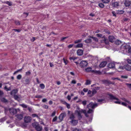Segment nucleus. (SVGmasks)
<instances>
[{"label":"nucleus","instance_id":"1","mask_svg":"<svg viewBox=\"0 0 131 131\" xmlns=\"http://www.w3.org/2000/svg\"><path fill=\"white\" fill-rule=\"evenodd\" d=\"M107 95L109 96L108 98L111 100H116L117 101H115L114 102V103L116 104H121V102L120 101H119V99L117 98L116 97L113 95L108 94Z\"/></svg>","mask_w":131,"mask_h":131},{"label":"nucleus","instance_id":"2","mask_svg":"<svg viewBox=\"0 0 131 131\" xmlns=\"http://www.w3.org/2000/svg\"><path fill=\"white\" fill-rule=\"evenodd\" d=\"M32 125L37 131H41L42 129V127L37 123H32Z\"/></svg>","mask_w":131,"mask_h":131},{"label":"nucleus","instance_id":"3","mask_svg":"<svg viewBox=\"0 0 131 131\" xmlns=\"http://www.w3.org/2000/svg\"><path fill=\"white\" fill-rule=\"evenodd\" d=\"M97 104H93L92 102L90 103L87 106V108H94L95 107H97Z\"/></svg>","mask_w":131,"mask_h":131},{"label":"nucleus","instance_id":"4","mask_svg":"<svg viewBox=\"0 0 131 131\" xmlns=\"http://www.w3.org/2000/svg\"><path fill=\"white\" fill-rule=\"evenodd\" d=\"M80 66L81 68L86 67L88 64V63L86 61H81L80 63Z\"/></svg>","mask_w":131,"mask_h":131},{"label":"nucleus","instance_id":"5","mask_svg":"<svg viewBox=\"0 0 131 131\" xmlns=\"http://www.w3.org/2000/svg\"><path fill=\"white\" fill-rule=\"evenodd\" d=\"M103 83L105 84L110 85L111 84H114V83L112 82L109 80H103L102 81Z\"/></svg>","mask_w":131,"mask_h":131},{"label":"nucleus","instance_id":"6","mask_svg":"<svg viewBox=\"0 0 131 131\" xmlns=\"http://www.w3.org/2000/svg\"><path fill=\"white\" fill-rule=\"evenodd\" d=\"M75 113H77L78 119L80 120L82 118V116L81 115L82 113L80 110H76L75 111Z\"/></svg>","mask_w":131,"mask_h":131},{"label":"nucleus","instance_id":"7","mask_svg":"<svg viewBox=\"0 0 131 131\" xmlns=\"http://www.w3.org/2000/svg\"><path fill=\"white\" fill-rule=\"evenodd\" d=\"M65 116V114L64 113H61L59 117V122H60L62 121Z\"/></svg>","mask_w":131,"mask_h":131},{"label":"nucleus","instance_id":"8","mask_svg":"<svg viewBox=\"0 0 131 131\" xmlns=\"http://www.w3.org/2000/svg\"><path fill=\"white\" fill-rule=\"evenodd\" d=\"M9 111L11 114L14 115L16 114L17 112V111L16 109L13 108H11L9 109Z\"/></svg>","mask_w":131,"mask_h":131},{"label":"nucleus","instance_id":"9","mask_svg":"<svg viewBox=\"0 0 131 131\" xmlns=\"http://www.w3.org/2000/svg\"><path fill=\"white\" fill-rule=\"evenodd\" d=\"M31 120V117L29 116H25L24 118L25 122L26 123L30 122Z\"/></svg>","mask_w":131,"mask_h":131},{"label":"nucleus","instance_id":"10","mask_svg":"<svg viewBox=\"0 0 131 131\" xmlns=\"http://www.w3.org/2000/svg\"><path fill=\"white\" fill-rule=\"evenodd\" d=\"M131 4V1L128 0H126L124 2V5L125 7H129Z\"/></svg>","mask_w":131,"mask_h":131},{"label":"nucleus","instance_id":"11","mask_svg":"<svg viewBox=\"0 0 131 131\" xmlns=\"http://www.w3.org/2000/svg\"><path fill=\"white\" fill-rule=\"evenodd\" d=\"M124 68L126 70L128 71H130L131 70V66L128 64L125 65Z\"/></svg>","mask_w":131,"mask_h":131},{"label":"nucleus","instance_id":"12","mask_svg":"<svg viewBox=\"0 0 131 131\" xmlns=\"http://www.w3.org/2000/svg\"><path fill=\"white\" fill-rule=\"evenodd\" d=\"M119 3L118 1H116L115 2L113 3L112 4V6L114 7H117L119 6Z\"/></svg>","mask_w":131,"mask_h":131},{"label":"nucleus","instance_id":"13","mask_svg":"<svg viewBox=\"0 0 131 131\" xmlns=\"http://www.w3.org/2000/svg\"><path fill=\"white\" fill-rule=\"evenodd\" d=\"M103 40L104 41L106 44H108L109 42L108 39L105 38V36H103L102 37Z\"/></svg>","mask_w":131,"mask_h":131},{"label":"nucleus","instance_id":"14","mask_svg":"<svg viewBox=\"0 0 131 131\" xmlns=\"http://www.w3.org/2000/svg\"><path fill=\"white\" fill-rule=\"evenodd\" d=\"M30 80L29 79H26L23 82L24 84L25 85H29L30 84Z\"/></svg>","mask_w":131,"mask_h":131},{"label":"nucleus","instance_id":"15","mask_svg":"<svg viewBox=\"0 0 131 131\" xmlns=\"http://www.w3.org/2000/svg\"><path fill=\"white\" fill-rule=\"evenodd\" d=\"M77 53L78 56H82L83 54V51L82 50L79 49L77 51Z\"/></svg>","mask_w":131,"mask_h":131},{"label":"nucleus","instance_id":"16","mask_svg":"<svg viewBox=\"0 0 131 131\" xmlns=\"http://www.w3.org/2000/svg\"><path fill=\"white\" fill-rule=\"evenodd\" d=\"M115 64L114 63H109L108 65V67L110 69L113 68H115Z\"/></svg>","mask_w":131,"mask_h":131},{"label":"nucleus","instance_id":"17","mask_svg":"<svg viewBox=\"0 0 131 131\" xmlns=\"http://www.w3.org/2000/svg\"><path fill=\"white\" fill-rule=\"evenodd\" d=\"M107 62L106 61H104L102 62L100 65V67L101 68L104 67L106 65Z\"/></svg>","mask_w":131,"mask_h":131},{"label":"nucleus","instance_id":"18","mask_svg":"<svg viewBox=\"0 0 131 131\" xmlns=\"http://www.w3.org/2000/svg\"><path fill=\"white\" fill-rule=\"evenodd\" d=\"M71 123H72L73 125L75 126L77 124L78 122L77 120H73L71 121Z\"/></svg>","mask_w":131,"mask_h":131},{"label":"nucleus","instance_id":"19","mask_svg":"<svg viewBox=\"0 0 131 131\" xmlns=\"http://www.w3.org/2000/svg\"><path fill=\"white\" fill-rule=\"evenodd\" d=\"M114 37L113 36H109L108 39L110 42H113L114 41Z\"/></svg>","mask_w":131,"mask_h":131},{"label":"nucleus","instance_id":"20","mask_svg":"<svg viewBox=\"0 0 131 131\" xmlns=\"http://www.w3.org/2000/svg\"><path fill=\"white\" fill-rule=\"evenodd\" d=\"M83 45L82 43H79L76 45L74 46V47L75 48H81L82 47Z\"/></svg>","mask_w":131,"mask_h":131},{"label":"nucleus","instance_id":"21","mask_svg":"<svg viewBox=\"0 0 131 131\" xmlns=\"http://www.w3.org/2000/svg\"><path fill=\"white\" fill-rule=\"evenodd\" d=\"M16 116L19 120L23 118L22 115L21 114H17L16 115Z\"/></svg>","mask_w":131,"mask_h":131},{"label":"nucleus","instance_id":"22","mask_svg":"<svg viewBox=\"0 0 131 131\" xmlns=\"http://www.w3.org/2000/svg\"><path fill=\"white\" fill-rule=\"evenodd\" d=\"M80 111L82 113H83L85 115V116L86 117H88L89 116V115H87V113L86 112V111L85 110H80Z\"/></svg>","mask_w":131,"mask_h":131},{"label":"nucleus","instance_id":"23","mask_svg":"<svg viewBox=\"0 0 131 131\" xmlns=\"http://www.w3.org/2000/svg\"><path fill=\"white\" fill-rule=\"evenodd\" d=\"M89 110L88 111L87 113V115H88V114H91V116H93V110L91 109L90 108H89Z\"/></svg>","mask_w":131,"mask_h":131},{"label":"nucleus","instance_id":"24","mask_svg":"<svg viewBox=\"0 0 131 131\" xmlns=\"http://www.w3.org/2000/svg\"><path fill=\"white\" fill-rule=\"evenodd\" d=\"M17 92L16 90H12L10 92V94L12 95H13L16 94Z\"/></svg>","mask_w":131,"mask_h":131},{"label":"nucleus","instance_id":"25","mask_svg":"<svg viewBox=\"0 0 131 131\" xmlns=\"http://www.w3.org/2000/svg\"><path fill=\"white\" fill-rule=\"evenodd\" d=\"M90 38L92 39L94 41L96 42H98V39L97 38L93 36H90Z\"/></svg>","mask_w":131,"mask_h":131},{"label":"nucleus","instance_id":"26","mask_svg":"<svg viewBox=\"0 0 131 131\" xmlns=\"http://www.w3.org/2000/svg\"><path fill=\"white\" fill-rule=\"evenodd\" d=\"M1 101L4 103H6L8 102V100L4 97L2 98L1 99Z\"/></svg>","mask_w":131,"mask_h":131},{"label":"nucleus","instance_id":"27","mask_svg":"<svg viewBox=\"0 0 131 131\" xmlns=\"http://www.w3.org/2000/svg\"><path fill=\"white\" fill-rule=\"evenodd\" d=\"M84 41L86 43H90L91 42V39H88L85 40Z\"/></svg>","mask_w":131,"mask_h":131},{"label":"nucleus","instance_id":"28","mask_svg":"<svg viewBox=\"0 0 131 131\" xmlns=\"http://www.w3.org/2000/svg\"><path fill=\"white\" fill-rule=\"evenodd\" d=\"M20 105L25 108H27V105L24 104H20Z\"/></svg>","mask_w":131,"mask_h":131},{"label":"nucleus","instance_id":"29","mask_svg":"<svg viewBox=\"0 0 131 131\" xmlns=\"http://www.w3.org/2000/svg\"><path fill=\"white\" fill-rule=\"evenodd\" d=\"M97 91L95 89H94L93 90L92 92V95L91 96H93L94 95V94H96L97 93Z\"/></svg>","mask_w":131,"mask_h":131},{"label":"nucleus","instance_id":"30","mask_svg":"<svg viewBox=\"0 0 131 131\" xmlns=\"http://www.w3.org/2000/svg\"><path fill=\"white\" fill-rule=\"evenodd\" d=\"M104 31L107 34H110V31L107 29H104Z\"/></svg>","mask_w":131,"mask_h":131},{"label":"nucleus","instance_id":"31","mask_svg":"<svg viewBox=\"0 0 131 131\" xmlns=\"http://www.w3.org/2000/svg\"><path fill=\"white\" fill-rule=\"evenodd\" d=\"M4 89L7 91H10L11 90V88L10 87L7 88L6 86L4 87Z\"/></svg>","mask_w":131,"mask_h":131},{"label":"nucleus","instance_id":"32","mask_svg":"<svg viewBox=\"0 0 131 131\" xmlns=\"http://www.w3.org/2000/svg\"><path fill=\"white\" fill-rule=\"evenodd\" d=\"M40 87L42 89H43L45 88V85L43 84H40L39 85Z\"/></svg>","mask_w":131,"mask_h":131},{"label":"nucleus","instance_id":"33","mask_svg":"<svg viewBox=\"0 0 131 131\" xmlns=\"http://www.w3.org/2000/svg\"><path fill=\"white\" fill-rule=\"evenodd\" d=\"M91 83V81L90 80H87L85 83V84L86 85H88L90 84Z\"/></svg>","mask_w":131,"mask_h":131},{"label":"nucleus","instance_id":"34","mask_svg":"<svg viewBox=\"0 0 131 131\" xmlns=\"http://www.w3.org/2000/svg\"><path fill=\"white\" fill-rule=\"evenodd\" d=\"M105 100L103 99H100L97 100V102H99L101 104L102 103V102L103 101H104Z\"/></svg>","mask_w":131,"mask_h":131},{"label":"nucleus","instance_id":"35","mask_svg":"<svg viewBox=\"0 0 131 131\" xmlns=\"http://www.w3.org/2000/svg\"><path fill=\"white\" fill-rule=\"evenodd\" d=\"M115 42L116 44L118 45H119L121 43V41L119 40L116 41Z\"/></svg>","mask_w":131,"mask_h":131},{"label":"nucleus","instance_id":"36","mask_svg":"<svg viewBox=\"0 0 131 131\" xmlns=\"http://www.w3.org/2000/svg\"><path fill=\"white\" fill-rule=\"evenodd\" d=\"M82 39H80L79 40H76L74 41V43H79L81 42L82 41Z\"/></svg>","mask_w":131,"mask_h":131},{"label":"nucleus","instance_id":"37","mask_svg":"<svg viewBox=\"0 0 131 131\" xmlns=\"http://www.w3.org/2000/svg\"><path fill=\"white\" fill-rule=\"evenodd\" d=\"M130 47V46L129 45H125L123 46V48L125 49H128Z\"/></svg>","mask_w":131,"mask_h":131},{"label":"nucleus","instance_id":"38","mask_svg":"<svg viewBox=\"0 0 131 131\" xmlns=\"http://www.w3.org/2000/svg\"><path fill=\"white\" fill-rule=\"evenodd\" d=\"M110 0H102V2L105 3H108Z\"/></svg>","mask_w":131,"mask_h":131},{"label":"nucleus","instance_id":"39","mask_svg":"<svg viewBox=\"0 0 131 131\" xmlns=\"http://www.w3.org/2000/svg\"><path fill=\"white\" fill-rule=\"evenodd\" d=\"M126 84L127 86V87L131 90V83H126Z\"/></svg>","mask_w":131,"mask_h":131},{"label":"nucleus","instance_id":"40","mask_svg":"<svg viewBox=\"0 0 131 131\" xmlns=\"http://www.w3.org/2000/svg\"><path fill=\"white\" fill-rule=\"evenodd\" d=\"M98 5L101 8H103L104 6V5L102 3L99 4Z\"/></svg>","mask_w":131,"mask_h":131},{"label":"nucleus","instance_id":"41","mask_svg":"<svg viewBox=\"0 0 131 131\" xmlns=\"http://www.w3.org/2000/svg\"><path fill=\"white\" fill-rule=\"evenodd\" d=\"M32 116L33 117H36L38 118H39V117L38 116V115L36 114H33L32 115Z\"/></svg>","mask_w":131,"mask_h":131},{"label":"nucleus","instance_id":"42","mask_svg":"<svg viewBox=\"0 0 131 131\" xmlns=\"http://www.w3.org/2000/svg\"><path fill=\"white\" fill-rule=\"evenodd\" d=\"M15 23L17 25H19L20 24V22L18 20H16L15 21Z\"/></svg>","mask_w":131,"mask_h":131},{"label":"nucleus","instance_id":"43","mask_svg":"<svg viewBox=\"0 0 131 131\" xmlns=\"http://www.w3.org/2000/svg\"><path fill=\"white\" fill-rule=\"evenodd\" d=\"M91 68H88L85 69V70L87 72H90L91 71Z\"/></svg>","mask_w":131,"mask_h":131},{"label":"nucleus","instance_id":"44","mask_svg":"<svg viewBox=\"0 0 131 131\" xmlns=\"http://www.w3.org/2000/svg\"><path fill=\"white\" fill-rule=\"evenodd\" d=\"M31 74V72L29 71L26 72V75H29Z\"/></svg>","mask_w":131,"mask_h":131},{"label":"nucleus","instance_id":"45","mask_svg":"<svg viewBox=\"0 0 131 131\" xmlns=\"http://www.w3.org/2000/svg\"><path fill=\"white\" fill-rule=\"evenodd\" d=\"M87 101H86L85 100L84 101H83L82 102V104H83L84 106H85L86 105V104Z\"/></svg>","mask_w":131,"mask_h":131},{"label":"nucleus","instance_id":"46","mask_svg":"<svg viewBox=\"0 0 131 131\" xmlns=\"http://www.w3.org/2000/svg\"><path fill=\"white\" fill-rule=\"evenodd\" d=\"M5 3L8 5L9 6H11L12 5V3L9 1H7L5 2Z\"/></svg>","mask_w":131,"mask_h":131},{"label":"nucleus","instance_id":"47","mask_svg":"<svg viewBox=\"0 0 131 131\" xmlns=\"http://www.w3.org/2000/svg\"><path fill=\"white\" fill-rule=\"evenodd\" d=\"M96 36L98 37L102 38V36L103 35H102V34H97L96 35Z\"/></svg>","mask_w":131,"mask_h":131},{"label":"nucleus","instance_id":"48","mask_svg":"<svg viewBox=\"0 0 131 131\" xmlns=\"http://www.w3.org/2000/svg\"><path fill=\"white\" fill-rule=\"evenodd\" d=\"M57 116H56L52 120V122H54L57 120Z\"/></svg>","mask_w":131,"mask_h":131},{"label":"nucleus","instance_id":"49","mask_svg":"<svg viewBox=\"0 0 131 131\" xmlns=\"http://www.w3.org/2000/svg\"><path fill=\"white\" fill-rule=\"evenodd\" d=\"M6 120L5 117H3L0 119V122H2Z\"/></svg>","mask_w":131,"mask_h":131},{"label":"nucleus","instance_id":"50","mask_svg":"<svg viewBox=\"0 0 131 131\" xmlns=\"http://www.w3.org/2000/svg\"><path fill=\"white\" fill-rule=\"evenodd\" d=\"M21 75L19 74L17 76V78L18 79L20 80L21 78Z\"/></svg>","mask_w":131,"mask_h":131},{"label":"nucleus","instance_id":"51","mask_svg":"<svg viewBox=\"0 0 131 131\" xmlns=\"http://www.w3.org/2000/svg\"><path fill=\"white\" fill-rule=\"evenodd\" d=\"M42 107L45 109H48V106L47 105H44Z\"/></svg>","mask_w":131,"mask_h":131},{"label":"nucleus","instance_id":"52","mask_svg":"<svg viewBox=\"0 0 131 131\" xmlns=\"http://www.w3.org/2000/svg\"><path fill=\"white\" fill-rule=\"evenodd\" d=\"M74 115L72 114L71 115L70 118L71 119H72V120H73V119H74Z\"/></svg>","mask_w":131,"mask_h":131},{"label":"nucleus","instance_id":"53","mask_svg":"<svg viewBox=\"0 0 131 131\" xmlns=\"http://www.w3.org/2000/svg\"><path fill=\"white\" fill-rule=\"evenodd\" d=\"M23 14L26 17L28 15V13H27L24 12L23 13Z\"/></svg>","mask_w":131,"mask_h":131},{"label":"nucleus","instance_id":"54","mask_svg":"<svg viewBox=\"0 0 131 131\" xmlns=\"http://www.w3.org/2000/svg\"><path fill=\"white\" fill-rule=\"evenodd\" d=\"M66 106H67V107L68 109L70 108V105L66 102Z\"/></svg>","mask_w":131,"mask_h":131},{"label":"nucleus","instance_id":"55","mask_svg":"<svg viewBox=\"0 0 131 131\" xmlns=\"http://www.w3.org/2000/svg\"><path fill=\"white\" fill-rule=\"evenodd\" d=\"M121 104L125 106H127V104L125 103L122 102L121 103Z\"/></svg>","mask_w":131,"mask_h":131},{"label":"nucleus","instance_id":"56","mask_svg":"<svg viewBox=\"0 0 131 131\" xmlns=\"http://www.w3.org/2000/svg\"><path fill=\"white\" fill-rule=\"evenodd\" d=\"M95 73H96L98 74H100L101 73V72H100V71H95Z\"/></svg>","mask_w":131,"mask_h":131},{"label":"nucleus","instance_id":"57","mask_svg":"<svg viewBox=\"0 0 131 131\" xmlns=\"http://www.w3.org/2000/svg\"><path fill=\"white\" fill-rule=\"evenodd\" d=\"M112 13L113 15V16H114L115 17H116V14L115 12L113 11L112 12Z\"/></svg>","mask_w":131,"mask_h":131},{"label":"nucleus","instance_id":"58","mask_svg":"<svg viewBox=\"0 0 131 131\" xmlns=\"http://www.w3.org/2000/svg\"><path fill=\"white\" fill-rule=\"evenodd\" d=\"M127 62L128 63L131 64V59H128L127 60Z\"/></svg>","mask_w":131,"mask_h":131},{"label":"nucleus","instance_id":"59","mask_svg":"<svg viewBox=\"0 0 131 131\" xmlns=\"http://www.w3.org/2000/svg\"><path fill=\"white\" fill-rule=\"evenodd\" d=\"M13 30L15 31H17L18 32H20V30L19 29H13Z\"/></svg>","mask_w":131,"mask_h":131},{"label":"nucleus","instance_id":"60","mask_svg":"<svg viewBox=\"0 0 131 131\" xmlns=\"http://www.w3.org/2000/svg\"><path fill=\"white\" fill-rule=\"evenodd\" d=\"M83 91L85 92H86L88 91V89L87 88H84L83 90Z\"/></svg>","mask_w":131,"mask_h":131},{"label":"nucleus","instance_id":"61","mask_svg":"<svg viewBox=\"0 0 131 131\" xmlns=\"http://www.w3.org/2000/svg\"><path fill=\"white\" fill-rule=\"evenodd\" d=\"M128 51L129 53H131V47H130L128 48Z\"/></svg>","mask_w":131,"mask_h":131},{"label":"nucleus","instance_id":"62","mask_svg":"<svg viewBox=\"0 0 131 131\" xmlns=\"http://www.w3.org/2000/svg\"><path fill=\"white\" fill-rule=\"evenodd\" d=\"M129 19L127 18H124V19H123V20L124 21H127Z\"/></svg>","mask_w":131,"mask_h":131},{"label":"nucleus","instance_id":"63","mask_svg":"<svg viewBox=\"0 0 131 131\" xmlns=\"http://www.w3.org/2000/svg\"><path fill=\"white\" fill-rule=\"evenodd\" d=\"M74 45L73 44H71V45H69L68 46V47L69 48H72V47Z\"/></svg>","mask_w":131,"mask_h":131},{"label":"nucleus","instance_id":"64","mask_svg":"<svg viewBox=\"0 0 131 131\" xmlns=\"http://www.w3.org/2000/svg\"><path fill=\"white\" fill-rule=\"evenodd\" d=\"M67 98L69 101L71 99V96L68 95L67 96Z\"/></svg>","mask_w":131,"mask_h":131}]
</instances>
